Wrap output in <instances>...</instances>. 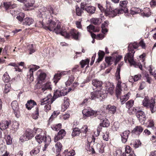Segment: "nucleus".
I'll return each instance as SVG.
<instances>
[{
    "label": "nucleus",
    "instance_id": "f257e3e1",
    "mask_svg": "<svg viewBox=\"0 0 156 156\" xmlns=\"http://www.w3.org/2000/svg\"><path fill=\"white\" fill-rule=\"evenodd\" d=\"M38 16L40 18H48V23L45 25L44 29L53 31L56 34H60L63 36L69 37V35L65 31L64 27H61V23L58 20L50 19L52 17V15H56L58 14L57 9L54 8L51 5L48 6L47 8L43 7L39 10Z\"/></svg>",
    "mask_w": 156,
    "mask_h": 156
},
{
    "label": "nucleus",
    "instance_id": "f03ea898",
    "mask_svg": "<svg viewBox=\"0 0 156 156\" xmlns=\"http://www.w3.org/2000/svg\"><path fill=\"white\" fill-rule=\"evenodd\" d=\"M138 47V44L136 42L131 43L129 44L128 48V52L125 55L124 58L126 62L128 60L130 65L136 66V63L134 60V55L135 53L134 49Z\"/></svg>",
    "mask_w": 156,
    "mask_h": 156
},
{
    "label": "nucleus",
    "instance_id": "7ed1b4c3",
    "mask_svg": "<svg viewBox=\"0 0 156 156\" xmlns=\"http://www.w3.org/2000/svg\"><path fill=\"white\" fill-rule=\"evenodd\" d=\"M155 101L153 99H149L147 96L145 97L142 101V105L147 108H150L152 113L156 111V107L154 106Z\"/></svg>",
    "mask_w": 156,
    "mask_h": 156
},
{
    "label": "nucleus",
    "instance_id": "20e7f679",
    "mask_svg": "<svg viewBox=\"0 0 156 156\" xmlns=\"http://www.w3.org/2000/svg\"><path fill=\"white\" fill-rule=\"evenodd\" d=\"M106 9L105 10V14L106 16L113 15V17L117 15V14H121L124 12L120 9H115L113 10L111 7L110 3L106 2Z\"/></svg>",
    "mask_w": 156,
    "mask_h": 156
},
{
    "label": "nucleus",
    "instance_id": "39448f33",
    "mask_svg": "<svg viewBox=\"0 0 156 156\" xmlns=\"http://www.w3.org/2000/svg\"><path fill=\"white\" fill-rule=\"evenodd\" d=\"M40 130L41 129H40L35 128H34L33 130L29 129H27L24 134L23 138L22 137H21V139H22L23 141L29 140L34 137L35 134L37 133V131H40Z\"/></svg>",
    "mask_w": 156,
    "mask_h": 156
},
{
    "label": "nucleus",
    "instance_id": "423d86ee",
    "mask_svg": "<svg viewBox=\"0 0 156 156\" xmlns=\"http://www.w3.org/2000/svg\"><path fill=\"white\" fill-rule=\"evenodd\" d=\"M51 100V99H50L48 98L47 97L43 99L41 101V105L46 104L44 107V110L46 112H47L51 109V106L49 104L50 103H49V102Z\"/></svg>",
    "mask_w": 156,
    "mask_h": 156
},
{
    "label": "nucleus",
    "instance_id": "0eeeda50",
    "mask_svg": "<svg viewBox=\"0 0 156 156\" xmlns=\"http://www.w3.org/2000/svg\"><path fill=\"white\" fill-rule=\"evenodd\" d=\"M84 117H95L97 115V112L91 109H85L82 111Z\"/></svg>",
    "mask_w": 156,
    "mask_h": 156
},
{
    "label": "nucleus",
    "instance_id": "6e6552de",
    "mask_svg": "<svg viewBox=\"0 0 156 156\" xmlns=\"http://www.w3.org/2000/svg\"><path fill=\"white\" fill-rule=\"evenodd\" d=\"M11 106L16 116L18 118H19L20 115V113L17 101H13L11 103Z\"/></svg>",
    "mask_w": 156,
    "mask_h": 156
},
{
    "label": "nucleus",
    "instance_id": "1a4fd4ad",
    "mask_svg": "<svg viewBox=\"0 0 156 156\" xmlns=\"http://www.w3.org/2000/svg\"><path fill=\"white\" fill-rule=\"evenodd\" d=\"M101 91H96L92 92L91 93V100H95L96 99H99L100 101L102 100V96L103 94H101Z\"/></svg>",
    "mask_w": 156,
    "mask_h": 156
},
{
    "label": "nucleus",
    "instance_id": "9d476101",
    "mask_svg": "<svg viewBox=\"0 0 156 156\" xmlns=\"http://www.w3.org/2000/svg\"><path fill=\"white\" fill-rule=\"evenodd\" d=\"M67 33L69 35V37H67L66 36H64L65 37L69 38L71 36L73 38L76 40L78 39L79 36L80 34V33L77 30L74 29L70 30L69 34Z\"/></svg>",
    "mask_w": 156,
    "mask_h": 156
},
{
    "label": "nucleus",
    "instance_id": "9b49d317",
    "mask_svg": "<svg viewBox=\"0 0 156 156\" xmlns=\"http://www.w3.org/2000/svg\"><path fill=\"white\" fill-rule=\"evenodd\" d=\"M130 134V131L129 130L125 131L120 134L121 137V141L123 143H126L127 142L128 136Z\"/></svg>",
    "mask_w": 156,
    "mask_h": 156
},
{
    "label": "nucleus",
    "instance_id": "f8f14e48",
    "mask_svg": "<svg viewBox=\"0 0 156 156\" xmlns=\"http://www.w3.org/2000/svg\"><path fill=\"white\" fill-rule=\"evenodd\" d=\"M67 94V92L64 90H61L59 89L57 90L55 92L53 97V98L56 99V98L62 96H65Z\"/></svg>",
    "mask_w": 156,
    "mask_h": 156
},
{
    "label": "nucleus",
    "instance_id": "ddd939ff",
    "mask_svg": "<svg viewBox=\"0 0 156 156\" xmlns=\"http://www.w3.org/2000/svg\"><path fill=\"white\" fill-rule=\"evenodd\" d=\"M66 134V132L64 129L60 130L57 135L54 137V141L55 142L57 141L58 140L63 138Z\"/></svg>",
    "mask_w": 156,
    "mask_h": 156
},
{
    "label": "nucleus",
    "instance_id": "4468645a",
    "mask_svg": "<svg viewBox=\"0 0 156 156\" xmlns=\"http://www.w3.org/2000/svg\"><path fill=\"white\" fill-rule=\"evenodd\" d=\"M67 73V72L66 71H63L59 73H57L55 74L53 78L54 82H55V83H57L61 79L62 76L66 74Z\"/></svg>",
    "mask_w": 156,
    "mask_h": 156
},
{
    "label": "nucleus",
    "instance_id": "2eb2a0df",
    "mask_svg": "<svg viewBox=\"0 0 156 156\" xmlns=\"http://www.w3.org/2000/svg\"><path fill=\"white\" fill-rule=\"evenodd\" d=\"M128 3V1L127 0L122 1L120 3V9L123 11V12H128V9L126 7L127 4Z\"/></svg>",
    "mask_w": 156,
    "mask_h": 156
},
{
    "label": "nucleus",
    "instance_id": "dca6fc26",
    "mask_svg": "<svg viewBox=\"0 0 156 156\" xmlns=\"http://www.w3.org/2000/svg\"><path fill=\"white\" fill-rule=\"evenodd\" d=\"M69 100L67 97H64V103L63 105L62 106L61 111L62 112H64L67 108L69 107Z\"/></svg>",
    "mask_w": 156,
    "mask_h": 156
},
{
    "label": "nucleus",
    "instance_id": "f3484780",
    "mask_svg": "<svg viewBox=\"0 0 156 156\" xmlns=\"http://www.w3.org/2000/svg\"><path fill=\"white\" fill-rule=\"evenodd\" d=\"M37 103L33 100H30L27 101V103L25 105L26 108L28 110H31L34 106L36 105Z\"/></svg>",
    "mask_w": 156,
    "mask_h": 156
},
{
    "label": "nucleus",
    "instance_id": "a211bd4d",
    "mask_svg": "<svg viewBox=\"0 0 156 156\" xmlns=\"http://www.w3.org/2000/svg\"><path fill=\"white\" fill-rule=\"evenodd\" d=\"M32 66H34V68L32 67L30 69V81H33L34 80V77L33 75V73L34 71H35L37 69L39 68V66H36V65H33Z\"/></svg>",
    "mask_w": 156,
    "mask_h": 156
},
{
    "label": "nucleus",
    "instance_id": "6ab92c4d",
    "mask_svg": "<svg viewBox=\"0 0 156 156\" xmlns=\"http://www.w3.org/2000/svg\"><path fill=\"white\" fill-rule=\"evenodd\" d=\"M85 7V4L84 3H81V8L80 9L77 6H76V12L77 15L78 16H80L82 12L84 10Z\"/></svg>",
    "mask_w": 156,
    "mask_h": 156
},
{
    "label": "nucleus",
    "instance_id": "aec40b11",
    "mask_svg": "<svg viewBox=\"0 0 156 156\" xmlns=\"http://www.w3.org/2000/svg\"><path fill=\"white\" fill-rule=\"evenodd\" d=\"M50 82H47L43 84L42 87V90L44 92L46 90H50L52 89V85Z\"/></svg>",
    "mask_w": 156,
    "mask_h": 156
},
{
    "label": "nucleus",
    "instance_id": "412c9836",
    "mask_svg": "<svg viewBox=\"0 0 156 156\" xmlns=\"http://www.w3.org/2000/svg\"><path fill=\"white\" fill-rule=\"evenodd\" d=\"M10 124V123L7 121H4L0 122V129L2 130L7 128Z\"/></svg>",
    "mask_w": 156,
    "mask_h": 156
},
{
    "label": "nucleus",
    "instance_id": "4be33fe9",
    "mask_svg": "<svg viewBox=\"0 0 156 156\" xmlns=\"http://www.w3.org/2000/svg\"><path fill=\"white\" fill-rule=\"evenodd\" d=\"M102 82L101 81L97 80H94L92 81V84L96 88L101 89L102 85Z\"/></svg>",
    "mask_w": 156,
    "mask_h": 156
},
{
    "label": "nucleus",
    "instance_id": "5701e85b",
    "mask_svg": "<svg viewBox=\"0 0 156 156\" xmlns=\"http://www.w3.org/2000/svg\"><path fill=\"white\" fill-rule=\"evenodd\" d=\"M106 109L108 110L109 113L114 114L116 112V107L115 106L108 105L106 107Z\"/></svg>",
    "mask_w": 156,
    "mask_h": 156
},
{
    "label": "nucleus",
    "instance_id": "b1692460",
    "mask_svg": "<svg viewBox=\"0 0 156 156\" xmlns=\"http://www.w3.org/2000/svg\"><path fill=\"white\" fill-rule=\"evenodd\" d=\"M123 62H121L120 64H119L117 68V70L115 73V76L116 79L117 80L120 79V71L121 66L122 65Z\"/></svg>",
    "mask_w": 156,
    "mask_h": 156
},
{
    "label": "nucleus",
    "instance_id": "393cba45",
    "mask_svg": "<svg viewBox=\"0 0 156 156\" xmlns=\"http://www.w3.org/2000/svg\"><path fill=\"white\" fill-rule=\"evenodd\" d=\"M34 20L31 18H26L23 20V23L24 25L30 26L34 22Z\"/></svg>",
    "mask_w": 156,
    "mask_h": 156
},
{
    "label": "nucleus",
    "instance_id": "a878e982",
    "mask_svg": "<svg viewBox=\"0 0 156 156\" xmlns=\"http://www.w3.org/2000/svg\"><path fill=\"white\" fill-rule=\"evenodd\" d=\"M84 10L88 13L93 14L94 13L96 8L94 6L85 5Z\"/></svg>",
    "mask_w": 156,
    "mask_h": 156
},
{
    "label": "nucleus",
    "instance_id": "bb28decb",
    "mask_svg": "<svg viewBox=\"0 0 156 156\" xmlns=\"http://www.w3.org/2000/svg\"><path fill=\"white\" fill-rule=\"evenodd\" d=\"M46 138H47V137L44 136H42V135L38 134L37 136L35 137V139L36 141L39 144L41 143L42 141H44Z\"/></svg>",
    "mask_w": 156,
    "mask_h": 156
},
{
    "label": "nucleus",
    "instance_id": "cd10ccee",
    "mask_svg": "<svg viewBox=\"0 0 156 156\" xmlns=\"http://www.w3.org/2000/svg\"><path fill=\"white\" fill-rule=\"evenodd\" d=\"M115 86L113 83H110V85L108 86L106 88L107 93H109L111 95L114 93Z\"/></svg>",
    "mask_w": 156,
    "mask_h": 156
},
{
    "label": "nucleus",
    "instance_id": "c85d7f7f",
    "mask_svg": "<svg viewBox=\"0 0 156 156\" xmlns=\"http://www.w3.org/2000/svg\"><path fill=\"white\" fill-rule=\"evenodd\" d=\"M143 129L142 127L140 126H137L132 130L131 133H137L138 134H140L142 132Z\"/></svg>",
    "mask_w": 156,
    "mask_h": 156
},
{
    "label": "nucleus",
    "instance_id": "c756f323",
    "mask_svg": "<svg viewBox=\"0 0 156 156\" xmlns=\"http://www.w3.org/2000/svg\"><path fill=\"white\" fill-rule=\"evenodd\" d=\"M51 141V139L49 136H48L47 138L46 137L44 141V145L43 149V151H45L46 150V148L50 144Z\"/></svg>",
    "mask_w": 156,
    "mask_h": 156
},
{
    "label": "nucleus",
    "instance_id": "7c9ffc66",
    "mask_svg": "<svg viewBox=\"0 0 156 156\" xmlns=\"http://www.w3.org/2000/svg\"><path fill=\"white\" fill-rule=\"evenodd\" d=\"M109 122L108 120L106 118H105L101 122L100 124L101 126L103 127H108L109 126Z\"/></svg>",
    "mask_w": 156,
    "mask_h": 156
},
{
    "label": "nucleus",
    "instance_id": "2f4dec72",
    "mask_svg": "<svg viewBox=\"0 0 156 156\" xmlns=\"http://www.w3.org/2000/svg\"><path fill=\"white\" fill-rule=\"evenodd\" d=\"M130 94V93L129 92H128L125 95H124L120 97V101L122 104H124L126 101L128 99Z\"/></svg>",
    "mask_w": 156,
    "mask_h": 156
},
{
    "label": "nucleus",
    "instance_id": "473e14b6",
    "mask_svg": "<svg viewBox=\"0 0 156 156\" xmlns=\"http://www.w3.org/2000/svg\"><path fill=\"white\" fill-rule=\"evenodd\" d=\"M98 58L96 62L99 63L101 61L105 55V53L103 51L99 50L98 53Z\"/></svg>",
    "mask_w": 156,
    "mask_h": 156
},
{
    "label": "nucleus",
    "instance_id": "72a5a7b5",
    "mask_svg": "<svg viewBox=\"0 0 156 156\" xmlns=\"http://www.w3.org/2000/svg\"><path fill=\"white\" fill-rule=\"evenodd\" d=\"M55 147L57 154H59V153L61 151L62 146L61 143L59 142H57L55 145Z\"/></svg>",
    "mask_w": 156,
    "mask_h": 156
},
{
    "label": "nucleus",
    "instance_id": "f704fd0d",
    "mask_svg": "<svg viewBox=\"0 0 156 156\" xmlns=\"http://www.w3.org/2000/svg\"><path fill=\"white\" fill-rule=\"evenodd\" d=\"M64 154L65 156H73L75 155V153L73 150L69 151L68 150H66L65 151Z\"/></svg>",
    "mask_w": 156,
    "mask_h": 156
},
{
    "label": "nucleus",
    "instance_id": "c9c22d12",
    "mask_svg": "<svg viewBox=\"0 0 156 156\" xmlns=\"http://www.w3.org/2000/svg\"><path fill=\"white\" fill-rule=\"evenodd\" d=\"M46 77V74L45 73H41L38 76V82L40 83L41 82H42L44 81Z\"/></svg>",
    "mask_w": 156,
    "mask_h": 156
},
{
    "label": "nucleus",
    "instance_id": "e433bc0d",
    "mask_svg": "<svg viewBox=\"0 0 156 156\" xmlns=\"http://www.w3.org/2000/svg\"><path fill=\"white\" fill-rule=\"evenodd\" d=\"M90 60L88 58L85 60H82L80 62V64L81 65L82 68H83L86 65L89 64Z\"/></svg>",
    "mask_w": 156,
    "mask_h": 156
},
{
    "label": "nucleus",
    "instance_id": "4c0bfd02",
    "mask_svg": "<svg viewBox=\"0 0 156 156\" xmlns=\"http://www.w3.org/2000/svg\"><path fill=\"white\" fill-rule=\"evenodd\" d=\"M96 146V150L99 153H103L104 152V148L102 145L98 143L97 144Z\"/></svg>",
    "mask_w": 156,
    "mask_h": 156
},
{
    "label": "nucleus",
    "instance_id": "58836bf2",
    "mask_svg": "<svg viewBox=\"0 0 156 156\" xmlns=\"http://www.w3.org/2000/svg\"><path fill=\"white\" fill-rule=\"evenodd\" d=\"M34 3L33 1H31L30 0H27L24 4L25 5L27 8L32 7Z\"/></svg>",
    "mask_w": 156,
    "mask_h": 156
},
{
    "label": "nucleus",
    "instance_id": "ea45409f",
    "mask_svg": "<svg viewBox=\"0 0 156 156\" xmlns=\"http://www.w3.org/2000/svg\"><path fill=\"white\" fill-rule=\"evenodd\" d=\"M2 80L4 82L8 83L10 77L7 72H5L3 75L2 77Z\"/></svg>",
    "mask_w": 156,
    "mask_h": 156
},
{
    "label": "nucleus",
    "instance_id": "a19ab883",
    "mask_svg": "<svg viewBox=\"0 0 156 156\" xmlns=\"http://www.w3.org/2000/svg\"><path fill=\"white\" fill-rule=\"evenodd\" d=\"M40 149L39 147H36L30 151V154L31 155L36 154L39 153Z\"/></svg>",
    "mask_w": 156,
    "mask_h": 156
},
{
    "label": "nucleus",
    "instance_id": "79ce46f5",
    "mask_svg": "<svg viewBox=\"0 0 156 156\" xmlns=\"http://www.w3.org/2000/svg\"><path fill=\"white\" fill-rule=\"evenodd\" d=\"M5 139L7 144L8 145H11L12 143V139L11 138L10 136L8 135L7 136H5Z\"/></svg>",
    "mask_w": 156,
    "mask_h": 156
},
{
    "label": "nucleus",
    "instance_id": "37998d69",
    "mask_svg": "<svg viewBox=\"0 0 156 156\" xmlns=\"http://www.w3.org/2000/svg\"><path fill=\"white\" fill-rule=\"evenodd\" d=\"M88 131L87 126V125L83 126L80 130V133H83V136H86V133Z\"/></svg>",
    "mask_w": 156,
    "mask_h": 156
},
{
    "label": "nucleus",
    "instance_id": "c03bdc74",
    "mask_svg": "<svg viewBox=\"0 0 156 156\" xmlns=\"http://www.w3.org/2000/svg\"><path fill=\"white\" fill-rule=\"evenodd\" d=\"M139 122L142 124H144L146 119V117L145 113L142 115L140 117L138 118Z\"/></svg>",
    "mask_w": 156,
    "mask_h": 156
},
{
    "label": "nucleus",
    "instance_id": "a18cd8bd",
    "mask_svg": "<svg viewBox=\"0 0 156 156\" xmlns=\"http://www.w3.org/2000/svg\"><path fill=\"white\" fill-rule=\"evenodd\" d=\"M62 124L61 123H59L56 125H53L51 126V128L53 130L58 131L61 128Z\"/></svg>",
    "mask_w": 156,
    "mask_h": 156
},
{
    "label": "nucleus",
    "instance_id": "49530a36",
    "mask_svg": "<svg viewBox=\"0 0 156 156\" xmlns=\"http://www.w3.org/2000/svg\"><path fill=\"white\" fill-rule=\"evenodd\" d=\"M80 134V131L78 128H75L73 129V132L72 133V136H75L79 135Z\"/></svg>",
    "mask_w": 156,
    "mask_h": 156
},
{
    "label": "nucleus",
    "instance_id": "de8ad7c7",
    "mask_svg": "<svg viewBox=\"0 0 156 156\" xmlns=\"http://www.w3.org/2000/svg\"><path fill=\"white\" fill-rule=\"evenodd\" d=\"M28 49L30 51L29 54H31L35 51L34 47L33 44H29L28 46Z\"/></svg>",
    "mask_w": 156,
    "mask_h": 156
},
{
    "label": "nucleus",
    "instance_id": "09e8293b",
    "mask_svg": "<svg viewBox=\"0 0 156 156\" xmlns=\"http://www.w3.org/2000/svg\"><path fill=\"white\" fill-rule=\"evenodd\" d=\"M39 115V108L38 107H36L35 114L33 115L32 117L34 119H37L38 118Z\"/></svg>",
    "mask_w": 156,
    "mask_h": 156
},
{
    "label": "nucleus",
    "instance_id": "8fccbe9b",
    "mask_svg": "<svg viewBox=\"0 0 156 156\" xmlns=\"http://www.w3.org/2000/svg\"><path fill=\"white\" fill-rule=\"evenodd\" d=\"M145 10L147 11H148V12H145V11L144 12L141 13V15L144 16H145L147 17H148L151 15V12H150L149 9V8H146Z\"/></svg>",
    "mask_w": 156,
    "mask_h": 156
},
{
    "label": "nucleus",
    "instance_id": "3c124183",
    "mask_svg": "<svg viewBox=\"0 0 156 156\" xmlns=\"http://www.w3.org/2000/svg\"><path fill=\"white\" fill-rule=\"evenodd\" d=\"M136 115L137 118H139L142 115L144 114V112L141 110H136V109H135Z\"/></svg>",
    "mask_w": 156,
    "mask_h": 156
},
{
    "label": "nucleus",
    "instance_id": "603ef678",
    "mask_svg": "<svg viewBox=\"0 0 156 156\" xmlns=\"http://www.w3.org/2000/svg\"><path fill=\"white\" fill-rule=\"evenodd\" d=\"M91 22L95 25L99 24L101 23L100 19L97 18L92 19L91 20Z\"/></svg>",
    "mask_w": 156,
    "mask_h": 156
},
{
    "label": "nucleus",
    "instance_id": "864d4df0",
    "mask_svg": "<svg viewBox=\"0 0 156 156\" xmlns=\"http://www.w3.org/2000/svg\"><path fill=\"white\" fill-rule=\"evenodd\" d=\"M134 103L133 100H130L127 102L126 103V107L128 109L131 108L132 106L133 105Z\"/></svg>",
    "mask_w": 156,
    "mask_h": 156
},
{
    "label": "nucleus",
    "instance_id": "5fc2aeb1",
    "mask_svg": "<svg viewBox=\"0 0 156 156\" xmlns=\"http://www.w3.org/2000/svg\"><path fill=\"white\" fill-rule=\"evenodd\" d=\"M119 126V123L118 122H114L112 126V128L114 130L117 131L118 129Z\"/></svg>",
    "mask_w": 156,
    "mask_h": 156
},
{
    "label": "nucleus",
    "instance_id": "6e6d98bb",
    "mask_svg": "<svg viewBox=\"0 0 156 156\" xmlns=\"http://www.w3.org/2000/svg\"><path fill=\"white\" fill-rule=\"evenodd\" d=\"M45 25L43 24V23L42 22V21H38L37 20L36 22V23L35 24V26H37L39 27H43L44 28V27H45Z\"/></svg>",
    "mask_w": 156,
    "mask_h": 156
},
{
    "label": "nucleus",
    "instance_id": "4d7b16f0",
    "mask_svg": "<svg viewBox=\"0 0 156 156\" xmlns=\"http://www.w3.org/2000/svg\"><path fill=\"white\" fill-rule=\"evenodd\" d=\"M105 61L108 65H111L112 62V58L111 57H106Z\"/></svg>",
    "mask_w": 156,
    "mask_h": 156
},
{
    "label": "nucleus",
    "instance_id": "13d9d810",
    "mask_svg": "<svg viewBox=\"0 0 156 156\" xmlns=\"http://www.w3.org/2000/svg\"><path fill=\"white\" fill-rule=\"evenodd\" d=\"M74 80V77L72 76H71L68 80L66 83V84L67 85L68 84L69 85L71 83H72Z\"/></svg>",
    "mask_w": 156,
    "mask_h": 156
},
{
    "label": "nucleus",
    "instance_id": "bf43d9fd",
    "mask_svg": "<svg viewBox=\"0 0 156 156\" xmlns=\"http://www.w3.org/2000/svg\"><path fill=\"white\" fill-rule=\"evenodd\" d=\"M3 152H4V154H3L2 156H13L11 154H10L9 152H8L6 151H4L3 152L1 149H0V154H3Z\"/></svg>",
    "mask_w": 156,
    "mask_h": 156
},
{
    "label": "nucleus",
    "instance_id": "052dcab7",
    "mask_svg": "<svg viewBox=\"0 0 156 156\" xmlns=\"http://www.w3.org/2000/svg\"><path fill=\"white\" fill-rule=\"evenodd\" d=\"M24 17V14L23 13H21L19 15V16H17L16 17V19L18 20L19 21L21 22L23 20V17Z\"/></svg>",
    "mask_w": 156,
    "mask_h": 156
},
{
    "label": "nucleus",
    "instance_id": "680f3d73",
    "mask_svg": "<svg viewBox=\"0 0 156 156\" xmlns=\"http://www.w3.org/2000/svg\"><path fill=\"white\" fill-rule=\"evenodd\" d=\"M10 5H11V3L10 2H4L3 3L4 7L6 10L8 9H10Z\"/></svg>",
    "mask_w": 156,
    "mask_h": 156
},
{
    "label": "nucleus",
    "instance_id": "e2e57ef3",
    "mask_svg": "<svg viewBox=\"0 0 156 156\" xmlns=\"http://www.w3.org/2000/svg\"><path fill=\"white\" fill-rule=\"evenodd\" d=\"M87 29L88 31L90 32H91L90 31V30H92L93 31H95V27L92 25H90L87 27Z\"/></svg>",
    "mask_w": 156,
    "mask_h": 156
},
{
    "label": "nucleus",
    "instance_id": "0e129e2a",
    "mask_svg": "<svg viewBox=\"0 0 156 156\" xmlns=\"http://www.w3.org/2000/svg\"><path fill=\"white\" fill-rule=\"evenodd\" d=\"M116 97L118 98L121 93V88H116Z\"/></svg>",
    "mask_w": 156,
    "mask_h": 156
},
{
    "label": "nucleus",
    "instance_id": "69168bd1",
    "mask_svg": "<svg viewBox=\"0 0 156 156\" xmlns=\"http://www.w3.org/2000/svg\"><path fill=\"white\" fill-rule=\"evenodd\" d=\"M141 144V143L140 141L139 140H137L135 142L133 146L135 148H136L140 146Z\"/></svg>",
    "mask_w": 156,
    "mask_h": 156
},
{
    "label": "nucleus",
    "instance_id": "338daca9",
    "mask_svg": "<svg viewBox=\"0 0 156 156\" xmlns=\"http://www.w3.org/2000/svg\"><path fill=\"white\" fill-rule=\"evenodd\" d=\"M145 80L149 83H151V78L149 76V75L147 74H146L144 77Z\"/></svg>",
    "mask_w": 156,
    "mask_h": 156
},
{
    "label": "nucleus",
    "instance_id": "774afa93",
    "mask_svg": "<svg viewBox=\"0 0 156 156\" xmlns=\"http://www.w3.org/2000/svg\"><path fill=\"white\" fill-rule=\"evenodd\" d=\"M153 69L151 68V67H150V69H149V71L151 74L153 75L156 80V73L154 71L153 72Z\"/></svg>",
    "mask_w": 156,
    "mask_h": 156
}]
</instances>
